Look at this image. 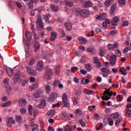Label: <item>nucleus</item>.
Segmentation results:
<instances>
[{"label":"nucleus","instance_id":"nucleus-8","mask_svg":"<svg viewBox=\"0 0 131 131\" xmlns=\"http://www.w3.org/2000/svg\"><path fill=\"white\" fill-rule=\"evenodd\" d=\"M57 98H58V95L56 93H53L48 98V101L49 102H54Z\"/></svg>","mask_w":131,"mask_h":131},{"label":"nucleus","instance_id":"nucleus-50","mask_svg":"<svg viewBox=\"0 0 131 131\" xmlns=\"http://www.w3.org/2000/svg\"><path fill=\"white\" fill-rule=\"evenodd\" d=\"M122 120V117H120L119 118H118L115 122V125H117L118 124H119V123H120Z\"/></svg>","mask_w":131,"mask_h":131},{"label":"nucleus","instance_id":"nucleus-7","mask_svg":"<svg viewBox=\"0 0 131 131\" xmlns=\"http://www.w3.org/2000/svg\"><path fill=\"white\" fill-rule=\"evenodd\" d=\"M116 60H117V56L115 55H112L110 58V64L112 66H114L116 64Z\"/></svg>","mask_w":131,"mask_h":131},{"label":"nucleus","instance_id":"nucleus-30","mask_svg":"<svg viewBox=\"0 0 131 131\" xmlns=\"http://www.w3.org/2000/svg\"><path fill=\"white\" fill-rule=\"evenodd\" d=\"M120 72L122 73L123 75H126V69L124 67H122L120 68Z\"/></svg>","mask_w":131,"mask_h":131},{"label":"nucleus","instance_id":"nucleus-5","mask_svg":"<svg viewBox=\"0 0 131 131\" xmlns=\"http://www.w3.org/2000/svg\"><path fill=\"white\" fill-rule=\"evenodd\" d=\"M29 113L30 115L33 116V117H36V114H37V111L35 110H33V107L32 105H29L28 107Z\"/></svg>","mask_w":131,"mask_h":131},{"label":"nucleus","instance_id":"nucleus-37","mask_svg":"<svg viewBox=\"0 0 131 131\" xmlns=\"http://www.w3.org/2000/svg\"><path fill=\"white\" fill-rule=\"evenodd\" d=\"M62 102H66L68 101V99H67V94L66 93H64L62 97Z\"/></svg>","mask_w":131,"mask_h":131},{"label":"nucleus","instance_id":"nucleus-15","mask_svg":"<svg viewBox=\"0 0 131 131\" xmlns=\"http://www.w3.org/2000/svg\"><path fill=\"white\" fill-rule=\"evenodd\" d=\"M42 96V92L41 91H37L34 93V97L35 99L40 98V97Z\"/></svg>","mask_w":131,"mask_h":131},{"label":"nucleus","instance_id":"nucleus-21","mask_svg":"<svg viewBox=\"0 0 131 131\" xmlns=\"http://www.w3.org/2000/svg\"><path fill=\"white\" fill-rule=\"evenodd\" d=\"M15 119H16V122H17L18 124L22 123V121H23L22 116H17L15 118Z\"/></svg>","mask_w":131,"mask_h":131},{"label":"nucleus","instance_id":"nucleus-64","mask_svg":"<svg viewBox=\"0 0 131 131\" xmlns=\"http://www.w3.org/2000/svg\"><path fill=\"white\" fill-rule=\"evenodd\" d=\"M116 32H117L116 30H113L110 32V35H115V34H116Z\"/></svg>","mask_w":131,"mask_h":131},{"label":"nucleus","instance_id":"nucleus-26","mask_svg":"<svg viewBox=\"0 0 131 131\" xmlns=\"http://www.w3.org/2000/svg\"><path fill=\"white\" fill-rule=\"evenodd\" d=\"M115 9H116V3L114 4L110 9V14L112 15L113 13H114V11H115Z\"/></svg>","mask_w":131,"mask_h":131},{"label":"nucleus","instance_id":"nucleus-19","mask_svg":"<svg viewBox=\"0 0 131 131\" xmlns=\"http://www.w3.org/2000/svg\"><path fill=\"white\" fill-rule=\"evenodd\" d=\"M83 92L84 94L86 95H93L94 94V91L88 90V89H84Z\"/></svg>","mask_w":131,"mask_h":131},{"label":"nucleus","instance_id":"nucleus-48","mask_svg":"<svg viewBox=\"0 0 131 131\" xmlns=\"http://www.w3.org/2000/svg\"><path fill=\"white\" fill-rule=\"evenodd\" d=\"M51 9L54 11V12H57L58 8V7L55 6V5H52L51 6Z\"/></svg>","mask_w":131,"mask_h":131},{"label":"nucleus","instance_id":"nucleus-2","mask_svg":"<svg viewBox=\"0 0 131 131\" xmlns=\"http://www.w3.org/2000/svg\"><path fill=\"white\" fill-rule=\"evenodd\" d=\"M26 69L28 74H29L32 76H36V75H37V72L36 70H33L32 68L27 66L26 67Z\"/></svg>","mask_w":131,"mask_h":131},{"label":"nucleus","instance_id":"nucleus-62","mask_svg":"<svg viewBox=\"0 0 131 131\" xmlns=\"http://www.w3.org/2000/svg\"><path fill=\"white\" fill-rule=\"evenodd\" d=\"M74 11L75 12V13H76L77 14H78V13H80V8H77L74 9Z\"/></svg>","mask_w":131,"mask_h":131},{"label":"nucleus","instance_id":"nucleus-23","mask_svg":"<svg viewBox=\"0 0 131 131\" xmlns=\"http://www.w3.org/2000/svg\"><path fill=\"white\" fill-rule=\"evenodd\" d=\"M78 40L80 41V42L81 45L88 42V40L82 37H79L78 38Z\"/></svg>","mask_w":131,"mask_h":131},{"label":"nucleus","instance_id":"nucleus-27","mask_svg":"<svg viewBox=\"0 0 131 131\" xmlns=\"http://www.w3.org/2000/svg\"><path fill=\"white\" fill-rule=\"evenodd\" d=\"M64 25L66 28L68 29V30H69V31L72 30V25H71V24L66 23Z\"/></svg>","mask_w":131,"mask_h":131},{"label":"nucleus","instance_id":"nucleus-52","mask_svg":"<svg viewBox=\"0 0 131 131\" xmlns=\"http://www.w3.org/2000/svg\"><path fill=\"white\" fill-rule=\"evenodd\" d=\"M5 88L6 89V91L8 94H10L11 93V88L10 87V85H7V86H5Z\"/></svg>","mask_w":131,"mask_h":131},{"label":"nucleus","instance_id":"nucleus-24","mask_svg":"<svg viewBox=\"0 0 131 131\" xmlns=\"http://www.w3.org/2000/svg\"><path fill=\"white\" fill-rule=\"evenodd\" d=\"M46 105H47V103H46V101L42 100L40 103L39 104L38 107L40 109H43L45 107H46Z\"/></svg>","mask_w":131,"mask_h":131},{"label":"nucleus","instance_id":"nucleus-6","mask_svg":"<svg viewBox=\"0 0 131 131\" xmlns=\"http://www.w3.org/2000/svg\"><path fill=\"white\" fill-rule=\"evenodd\" d=\"M105 91L103 93V96L101 97L102 100H103L104 101H108V100H110V98H108V95H106V94H109V93H111L110 92L111 90L110 89H105Z\"/></svg>","mask_w":131,"mask_h":131},{"label":"nucleus","instance_id":"nucleus-32","mask_svg":"<svg viewBox=\"0 0 131 131\" xmlns=\"http://www.w3.org/2000/svg\"><path fill=\"white\" fill-rule=\"evenodd\" d=\"M55 113L56 112L55 110H50L47 113V114L49 115V116L53 117L54 115H55Z\"/></svg>","mask_w":131,"mask_h":131},{"label":"nucleus","instance_id":"nucleus-28","mask_svg":"<svg viewBox=\"0 0 131 131\" xmlns=\"http://www.w3.org/2000/svg\"><path fill=\"white\" fill-rule=\"evenodd\" d=\"M39 48H40V45H39V43L38 42H36L34 44V52L38 51V50H39Z\"/></svg>","mask_w":131,"mask_h":131},{"label":"nucleus","instance_id":"nucleus-60","mask_svg":"<svg viewBox=\"0 0 131 131\" xmlns=\"http://www.w3.org/2000/svg\"><path fill=\"white\" fill-rule=\"evenodd\" d=\"M100 61H99V58L98 57H95L94 58V63L95 64H97L99 63Z\"/></svg>","mask_w":131,"mask_h":131},{"label":"nucleus","instance_id":"nucleus-25","mask_svg":"<svg viewBox=\"0 0 131 131\" xmlns=\"http://www.w3.org/2000/svg\"><path fill=\"white\" fill-rule=\"evenodd\" d=\"M61 105L62 107H67V108H69V107H70V103H69L68 101L62 102Z\"/></svg>","mask_w":131,"mask_h":131},{"label":"nucleus","instance_id":"nucleus-53","mask_svg":"<svg viewBox=\"0 0 131 131\" xmlns=\"http://www.w3.org/2000/svg\"><path fill=\"white\" fill-rule=\"evenodd\" d=\"M122 99L123 97L121 95H118L117 96V100H118L119 102H121V101H122Z\"/></svg>","mask_w":131,"mask_h":131},{"label":"nucleus","instance_id":"nucleus-42","mask_svg":"<svg viewBox=\"0 0 131 131\" xmlns=\"http://www.w3.org/2000/svg\"><path fill=\"white\" fill-rule=\"evenodd\" d=\"M85 69L88 72L91 71V70H92V66H91V64L88 63L86 64Z\"/></svg>","mask_w":131,"mask_h":131},{"label":"nucleus","instance_id":"nucleus-47","mask_svg":"<svg viewBox=\"0 0 131 131\" xmlns=\"http://www.w3.org/2000/svg\"><path fill=\"white\" fill-rule=\"evenodd\" d=\"M108 49L110 51H113L115 50L114 46L112 44L108 45Z\"/></svg>","mask_w":131,"mask_h":131},{"label":"nucleus","instance_id":"nucleus-9","mask_svg":"<svg viewBox=\"0 0 131 131\" xmlns=\"http://www.w3.org/2000/svg\"><path fill=\"white\" fill-rule=\"evenodd\" d=\"M43 62L42 61H38L37 65L36 67V70L38 71H42L43 70Z\"/></svg>","mask_w":131,"mask_h":131},{"label":"nucleus","instance_id":"nucleus-34","mask_svg":"<svg viewBox=\"0 0 131 131\" xmlns=\"http://www.w3.org/2000/svg\"><path fill=\"white\" fill-rule=\"evenodd\" d=\"M26 37L28 40H30L32 37V34L30 32H26Z\"/></svg>","mask_w":131,"mask_h":131},{"label":"nucleus","instance_id":"nucleus-41","mask_svg":"<svg viewBox=\"0 0 131 131\" xmlns=\"http://www.w3.org/2000/svg\"><path fill=\"white\" fill-rule=\"evenodd\" d=\"M118 3L119 5L122 6H125L126 4V0H118Z\"/></svg>","mask_w":131,"mask_h":131},{"label":"nucleus","instance_id":"nucleus-54","mask_svg":"<svg viewBox=\"0 0 131 131\" xmlns=\"http://www.w3.org/2000/svg\"><path fill=\"white\" fill-rule=\"evenodd\" d=\"M108 124H110V125L111 126H112V125H113V124H114V123L113 122V120H112V119H108Z\"/></svg>","mask_w":131,"mask_h":131},{"label":"nucleus","instance_id":"nucleus-59","mask_svg":"<svg viewBox=\"0 0 131 131\" xmlns=\"http://www.w3.org/2000/svg\"><path fill=\"white\" fill-rule=\"evenodd\" d=\"M16 5L17 8H18L19 9H21V8H22V4H21L20 2H16Z\"/></svg>","mask_w":131,"mask_h":131},{"label":"nucleus","instance_id":"nucleus-29","mask_svg":"<svg viewBox=\"0 0 131 131\" xmlns=\"http://www.w3.org/2000/svg\"><path fill=\"white\" fill-rule=\"evenodd\" d=\"M111 117H112V118H113V119H117V118L119 117V114H118L117 113L112 114L111 115Z\"/></svg>","mask_w":131,"mask_h":131},{"label":"nucleus","instance_id":"nucleus-35","mask_svg":"<svg viewBox=\"0 0 131 131\" xmlns=\"http://www.w3.org/2000/svg\"><path fill=\"white\" fill-rule=\"evenodd\" d=\"M6 72L9 76L13 75V70L11 69H6Z\"/></svg>","mask_w":131,"mask_h":131},{"label":"nucleus","instance_id":"nucleus-61","mask_svg":"<svg viewBox=\"0 0 131 131\" xmlns=\"http://www.w3.org/2000/svg\"><path fill=\"white\" fill-rule=\"evenodd\" d=\"M95 108H96V106L95 105L90 106L89 107L90 111H94V110H95Z\"/></svg>","mask_w":131,"mask_h":131},{"label":"nucleus","instance_id":"nucleus-4","mask_svg":"<svg viewBox=\"0 0 131 131\" xmlns=\"http://www.w3.org/2000/svg\"><path fill=\"white\" fill-rule=\"evenodd\" d=\"M53 75V71L51 69H47L44 74V77L46 79H51Z\"/></svg>","mask_w":131,"mask_h":131},{"label":"nucleus","instance_id":"nucleus-56","mask_svg":"<svg viewBox=\"0 0 131 131\" xmlns=\"http://www.w3.org/2000/svg\"><path fill=\"white\" fill-rule=\"evenodd\" d=\"M28 7L29 9H32V8H33V3L31 1V0L28 4Z\"/></svg>","mask_w":131,"mask_h":131},{"label":"nucleus","instance_id":"nucleus-57","mask_svg":"<svg viewBox=\"0 0 131 131\" xmlns=\"http://www.w3.org/2000/svg\"><path fill=\"white\" fill-rule=\"evenodd\" d=\"M79 122L80 124H81V126H83V127H84L85 126V123L82 120H80L79 121Z\"/></svg>","mask_w":131,"mask_h":131},{"label":"nucleus","instance_id":"nucleus-3","mask_svg":"<svg viewBox=\"0 0 131 131\" xmlns=\"http://www.w3.org/2000/svg\"><path fill=\"white\" fill-rule=\"evenodd\" d=\"M36 23L39 27L40 29H41V30L43 29V23H42V20L41 19V16L39 15L37 16Z\"/></svg>","mask_w":131,"mask_h":131},{"label":"nucleus","instance_id":"nucleus-36","mask_svg":"<svg viewBox=\"0 0 131 131\" xmlns=\"http://www.w3.org/2000/svg\"><path fill=\"white\" fill-rule=\"evenodd\" d=\"M64 131H73L72 128L68 125H67L64 126Z\"/></svg>","mask_w":131,"mask_h":131},{"label":"nucleus","instance_id":"nucleus-55","mask_svg":"<svg viewBox=\"0 0 131 131\" xmlns=\"http://www.w3.org/2000/svg\"><path fill=\"white\" fill-rule=\"evenodd\" d=\"M116 54L117 55V56H118V57H120V56H121L122 53H121V51H119L118 50H116L115 51Z\"/></svg>","mask_w":131,"mask_h":131},{"label":"nucleus","instance_id":"nucleus-10","mask_svg":"<svg viewBox=\"0 0 131 131\" xmlns=\"http://www.w3.org/2000/svg\"><path fill=\"white\" fill-rule=\"evenodd\" d=\"M106 17L105 13H102L100 15H96V18L97 20H99L100 21H103L105 20Z\"/></svg>","mask_w":131,"mask_h":131},{"label":"nucleus","instance_id":"nucleus-49","mask_svg":"<svg viewBox=\"0 0 131 131\" xmlns=\"http://www.w3.org/2000/svg\"><path fill=\"white\" fill-rule=\"evenodd\" d=\"M85 5L86 7H92L93 6V3L90 1H86Z\"/></svg>","mask_w":131,"mask_h":131},{"label":"nucleus","instance_id":"nucleus-31","mask_svg":"<svg viewBox=\"0 0 131 131\" xmlns=\"http://www.w3.org/2000/svg\"><path fill=\"white\" fill-rule=\"evenodd\" d=\"M81 113H82V111H81V110H80V108H77L76 110L75 114L76 116H80Z\"/></svg>","mask_w":131,"mask_h":131},{"label":"nucleus","instance_id":"nucleus-13","mask_svg":"<svg viewBox=\"0 0 131 131\" xmlns=\"http://www.w3.org/2000/svg\"><path fill=\"white\" fill-rule=\"evenodd\" d=\"M15 120H13V118H9L8 121L7 123V125L8 127L12 126V124H15Z\"/></svg>","mask_w":131,"mask_h":131},{"label":"nucleus","instance_id":"nucleus-38","mask_svg":"<svg viewBox=\"0 0 131 131\" xmlns=\"http://www.w3.org/2000/svg\"><path fill=\"white\" fill-rule=\"evenodd\" d=\"M61 67V65L59 64L55 67V72L56 74H60V68Z\"/></svg>","mask_w":131,"mask_h":131},{"label":"nucleus","instance_id":"nucleus-20","mask_svg":"<svg viewBox=\"0 0 131 131\" xmlns=\"http://www.w3.org/2000/svg\"><path fill=\"white\" fill-rule=\"evenodd\" d=\"M114 3V0H106L104 2V5L106 7H109Z\"/></svg>","mask_w":131,"mask_h":131},{"label":"nucleus","instance_id":"nucleus-39","mask_svg":"<svg viewBox=\"0 0 131 131\" xmlns=\"http://www.w3.org/2000/svg\"><path fill=\"white\" fill-rule=\"evenodd\" d=\"M12 104V102L11 101H8L7 102H6L5 103H3L2 104V106L3 107H8L9 106H10V105H11Z\"/></svg>","mask_w":131,"mask_h":131},{"label":"nucleus","instance_id":"nucleus-51","mask_svg":"<svg viewBox=\"0 0 131 131\" xmlns=\"http://www.w3.org/2000/svg\"><path fill=\"white\" fill-rule=\"evenodd\" d=\"M20 112H21V114H25L26 112H27V110L25 108H21L20 109Z\"/></svg>","mask_w":131,"mask_h":131},{"label":"nucleus","instance_id":"nucleus-44","mask_svg":"<svg viewBox=\"0 0 131 131\" xmlns=\"http://www.w3.org/2000/svg\"><path fill=\"white\" fill-rule=\"evenodd\" d=\"M9 78H6L3 80V83L5 84V86H6L7 85H9Z\"/></svg>","mask_w":131,"mask_h":131},{"label":"nucleus","instance_id":"nucleus-11","mask_svg":"<svg viewBox=\"0 0 131 131\" xmlns=\"http://www.w3.org/2000/svg\"><path fill=\"white\" fill-rule=\"evenodd\" d=\"M80 15L81 16V17H84V18H85L90 15V12L88 10H81L80 11Z\"/></svg>","mask_w":131,"mask_h":131},{"label":"nucleus","instance_id":"nucleus-22","mask_svg":"<svg viewBox=\"0 0 131 131\" xmlns=\"http://www.w3.org/2000/svg\"><path fill=\"white\" fill-rule=\"evenodd\" d=\"M31 128L32 131L39 130V128H38V125L35 124H33L31 125Z\"/></svg>","mask_w":131,"mask_h":131},{"label":"nucleus","instance_id":"nucleus-33","mask_svg":"<svg viewBox=\"0 0 131 131\" xmlns=\"http://www.w3.org/2000/svg\"><path fill=\"white\" fill-rule=\"evenodd\" d=\"M61 116L62 118H67L68 117V113L67 111H62L61 112Z\"/></svg>","mask_w":131,"mask_h":131},{"label":"nucleus","instance_id":"nucleus-17","mask_svg":"<svg viewBox=\"0 0 131 131\" xmlns=\"http://www.w3.org/2000/svg\"><path fill=\"white\" fill-rule=\"evenodd\" d=\"M51 35H50V40L51 41H54L56 37H57V32H51Z\"/></svg>","mask_w":131,"mask_h":131},{"label":"nucleus","instance_id":"nucleus-43","mask_svg":"<svg viewBox=\"0 0 131 131\" xmlns=\"http://www.w3.org/2000/svg\"><path fill=\"white\" fill-rule=\"evenodd\" d=\"M81 82L84 85H86V84L90 83V80H89V79H86L84 81H83V80H81Z\"/></svg>","mask_w":131,"mask_h":131},{"label":"nucleus","instance_id":"nucleus-14","mask_svg":"<svg viewBox=\"0 0 131 131\" xmlns=\"http://www.w3.org/2000/svg\"><path fill=\"white\" fill-rule=\"evenodd\" d=\"M19 106L24 107L26 105V100L23 98H20L18 101Z\"/></svg>","mask_w":131,"mask_h":131},{"label":"nucleus","instance_id":"nucleus-63","mask_svg":"<svg viewBox=\"0 0 131 131\" xmlns=\"http://www.w3.org/2000/svg\"><path fill=\"white\" fill-rule=\"evenodd\" d=\"M119 46V44L118 43V42H116L114 45H113V46H114V49H117L118 48Z\"/></svg>","mask_w":131,"mask_h":131},{"label":"nucleus","instance_id":"nucleus-16","mask_svg":"<svg viewBox=\"0 0 131 131\" xmlns=\"http://www.w3.org/2000/svg\"><path fill=\"white\" fill-rule=\"evenodd\" d=\"M119 21V18L117 16H115L113 18L112 24L114 26H117V22Z\"/></svg>","mask_w":131,"mask_h":131},{"label":"nucleus","instance_id":"nucleus-12","mask_svg":"<svg viewBox=\"0 0 131 131\" xmlns=\"http://www.w3.org/2000/svg\"><path fill=\"white\" fill-rule=\"evenodd\" d=\"M64 4L67 6V7H69V8H72L74 5V2L72 1L65 0Z\"/></svg>","mask_w":131,"mask_h":131},{"label":"nucleus","instance_id":"nucleus-58","mask_svg":"<svg viewBox=\"0 0 131 131\" xmlns=\"http://www.w3.org/2000/svg\"><path fill=\"white\" fill-rule=\"evenodd\" d=\"M45 22H46L47 23H48L49 24H51V23H50V19L49 18L48 16H47V15L45 16Z\"/></svg>","mask_w":131,"mask_h":131},{"label":"nucleus","instance_id":"nucleus-45","mask_svg":"<svg viewBox=\"0 0 131 131\" xmlns=\"http://www.w3.org/2000/svg\"><path fill=\"white\" fill-rule=\"evenodd\" d=\"M61 83V81L60 80H56L53 82L54 86H58L59 84Z\"/></svg>","mask_w":131,"mask_h":131},{"label":"nucleus","instance_id":"nucleus-1","mask_svg":"<svg viewBox=\"0 0 131 131\" xmlns=\"http://www.w3.org/2000/svg\"><path fill=\"white\" fill-rule=\"evenodd\" d=\"M23 77L21 76V72H19L18 73H16L14 77V82H22V80H23Z\"/></svg>","mask_w":131,"mask_h":131},{"label":"nucleus","instance_id":"nucleus-46","mask_svg":"<svg viewBox=\"0 0 131 131\" xmlns=\"http://www.w3.org/2000/svg\"><path fill=\"white\" fill-rule=\"evenodd\" d=\"M51 86L50 85H47L46 86V91L47 93H50V92H51Z\"/></svg>","mask_w":131,"mask_h":131},{"label":"nucleus","instance_id":"nucleus-18","mask_svg":"<svg viewBox=\"0 0 131 131\" xmlns=\"http://www.w3.org/2000/svg\"><path fill=\"white\" fill-rule=\"evenodd\" d=\"M101 72L104 74H110L111 73V71L110 70L106 68H102L101 69Z\"/></svg>","mask_w":131,"mask_h":131},{"label":"nucleus","instance_id":"nucleus-40","mask_svg":"<svg viewBox=\"0 0 131 131\" xmlns=\"http://www.w3.org/2000/svg\"><path fill=\"white\" fill-rule=\"evenodd\" d=\"M37 10L38 12L39 13H41V12L45 10V7L43 6H40L37 8V9H35L34 11H36Z\"/></svg>","mask_w":131,"mask_h":131}]
</instances>
